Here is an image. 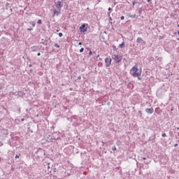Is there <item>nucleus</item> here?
Returning <instances> with one entry per match:
<instances>
[{
    "label": "nucleus",
    "instance_id": "1",
    "mask_svg": "<svg viewBox=\"0 0 179 179\" xmlns=\"http://www.w3.org/2000/svg\"><path fill=\"white\" fill-rule=\"evenodd\" d=\"M142 71H139L138 69V65L135 64L130 70V75L133 76V78H138V80H141V75Z\"/></svg>",
    "mask_w": 179,
    "mask_h": 179
},
{
    "label": "nucleus",
    "instance_id": "2",
    "mask_svg": "<svg viewBox=\"0 0 179 179\" xmlns=\"http://www.w3.org/2000/svg\"><path fill=\"white\" fill-rule=\"evenodd\" d=\"M87 26H89L88 24H83L80 27V31L81 33H86V31H87Z\"/></svg>",
    "mask_w": 179,
    "mask_h": 179
},
{
    "label": "nucleus",
    "instance_id": "3",
    "mask_svg": "<svg viewBox=\"0 0 179 179\" xmlns=\"http://www.w3.org/2000/svg\"><path fill=\"white\" fill-rule=\"evenodd\" d=\"M112 58L115 61L117 64L121 62V60L122 59V57L118 55H113Z\"/></svg>",
    "mask_w": 179,
    "mask_h": 179
},
{
    "label": "nucleus",
    "instance_id": "4",
    "mask_svg": "<svg viewBox=\"0 0 179 179\" xmlns=\"http://www.w3.org/2000/svg\"><path fill=\"white\" fill-rule=\"evenodd\" d=\"M63 6H64V3H62L61 1H57L55 3V8H57V10H61V9H62Z\"/></svg>",
    "mask_w": 179,
    "mask_h": 179
},
{
    "label": "nucleus",
    "instance_id": "5",
    "mask_svg": "<svg viewBox=\"0 0 179 179\" xmlns=\"http://www.w3.org/2000/svg\"><path fill=\"white\" fill-rule=\"evenodd\" d=\"M111 61H113V59H111L110 57H106L105 59L106 67V68L110 67V66L111 65Z\"/></svg>",
    "mask_w": 179,
    "mask_h": 179
},
{
    "label": "nucleus",
    "instance_id": "6",
    "mask_svg": "<svg viewBox=\"0 0 179 179\" xmlns=\"http://www.w3.org/2000/svg\"><path fill=\"white\" fill-rule=\"evenodd\" d=\"M8 129H2L1 130V136H4V138H6V136H8Z\"/></svg>",
    "mask_w": 179,
    "mask_h": 179
},
{
    "label": "nucleus",
    "instance_id": "7",
    "mask_svg": "<svg viewBox=\"0 0 179 179\" xmlns=\"http://www.w3.org/2000/svg\"><path fill=\"white\" fill-rule=\"evenodd\" d=\"M30 50H31V51H32V52H37V51H39V50H40V46H38V45H34V46H31V47L30 48Z\"/></svg>",
    "mask_w": 179,
    "mask_h": 179
},
{
    "label": "nucleus",
    "instance_id": "8",
    "mask_svg": "<svg viewBox=\"0 0 179 179\" xmlns=\"http://www.w3.org/2000/svg\"><path fill=\"white\" fill-rule=\"evenodd\" d=\"M59 13H61V10H58L57 8L53 9V16H59Z\"/></svg>",
    "mask_w": 179,
    "mask_h": 179
},
{
    "label": "nucleus",
    "instance_id": "9",
    "mask_svg": "<svg viewBox=\"0 0 179 179\" xmlns=\"http://www.w3.org/2000/svg\"><path fill=\"white\" fill-rule=\"evenodd\" d=\"M154 111L155 110L153 109V108L145 109V113H147V114H153Z\"/></svg>",
    "mask_w": 179,
    "mask_h": 179
},
{
    "label": "nucleus",
    "instance_id": "10",
    "mask_svg": "<svg viewBox=\"0 0 179 179\" xmlns=\"http://www.w3.org/2000/svg\"><path fill=\"white\" fill-rule=\"evenodd\" d=\"M170 16L171 19H173V20H176L178 17V15L176 14V13H171Z\"/></svg>",
    "mask_w": 179,
    "mask_h": 179
},
{
    "label": "nucleus",
    "instance_id": "11",
    "mask_svg": "<svg viewBox=\"0 0 179 179\" xmlns=\"http://www.w3.org/2000/svg\"><path fill=\"white\" fill-rule=\"evenodd\" d=\"M155 139H156V134H152L149 137L148 142H152V141H155Z\"/></svg>",
    "mask_w": 179,
    "mask_h": 179
},
{
    "label": "nucleus",
    "instance_id": "12",
    "mask_svg": "<svg viewBox=\"0 0 179 179\" xmlns=\"http://www.w3.org/2000/svg\"><path fill=\"white\" fill-rule=\"evenodd\" d=\"M136 43L141 44V43H143V39L141 37H138L136 39Z\"/></svg>",
    "mask_w": 179,
    "mask_h": 179
},
{
    "label": "nucleus",
    "instance_id": "13",
    "mask_svg": "<svg viewBox=\"0 0 179 179\" xmlns=\"http://www.w3.org/2000/svg\"><path fill=\"white\" fill-rule=\"evenodd\" d=\"M24 94H26L24 93L22 91H19L17 92V96H19V97H23V96H24Z\"/></svg>",
    "mask_w": 179,
    "mask_h": 179
},
{
    "label": "nucleus",
    "instance_id": "14",
    "mask_svg": "<svg viewBox=\"0 0 179 179\" xmlns=\"http://www.w3.org/2000/svg\"><path fill=\"white\" fill-rule=\"evenodd\" d=\"M118 47L119 48H124V47H125V42H122Z\"/></svg>",
    "mask_w": 179,
    "mask_h": 179
},
{
    "label": "nucleus",
    "instance_id": "15",
    "mask_svg": "<svg viewBox=\"0 0 179 179\" xmlns=\"http://www.w3.org/2000/svg\"><path fill=\"white\" fill-rule=\"evenodd\" d=\"M29 24H31L32 27H36V22L34 21L29 22Z\"/></svg>",
    "mask_w": 179,
    "mask_h": 179
},
{
    "label": "nucleus",
    "instance_id": "16",
    "mask_svg": "<svg viewBox=\"0 0 179 179\" xmlns=\"http://www.w3.org/2000/svg\"><path fill=\"white\" fill-rule=\"evenodd\" d=\"M129 17H131V19H135V17H136V15H129Z\"/></svg>",
    "mask_w": 179,
    "mask_h": 179
},
{
    "label": "nucleus",
    "instance_id": "17",
    "mask_svg": "<svg viewBox=\"0 0 179 179\" xmlns=\"http://www.w3.org/2000/svg\"><path fill=\"white\" fill-rule=\"evenodd\" d=\"M112 150L113 151L117 150V147H115V145L112 146Z\"/></svg>",
    "mask_w": 179,
    "mask_h": 179
},
{
    "label": "nucleus",
    "instance_id": "18",
    "mask_svg": "<svg viewBox=\"0 0 179 179\" xmlns=\"http://www.w3.org/2000/svg\"><path fill=\"white\" fill-rule=\"evenodd\" d=\"M54 47H55L56 48H59V45H58V43H55L54 45Z\"/></svg>",
    "mask_w": 179,
    "mask_h": 179
},
{
    "label": "nucleus",
    "instance_id": "19",
    "mask_svg": "<svg viewBox=\"0 0 179 179\" xmlns=\"http://www.w3.org/2000/svg\"><path fill=\"white\" fill-rule=\"evenodd\" d=\"M162 138H166V136H167V134H166V133H164L162 134Z\"/></svg>",
    "mask_w": 179,
    "mask_h": 179
},
{
    "label": "nucleus",
    "instance_id": "20",
    "mask_svg": "<svg viewBox=\"0 0 179 179\" xmlns=\"http://www.w3.org/2000/svg\"><path fill=\"white\" fill-rule=\"evenodd\" d=\"M116 145H117V146H120V145H121V141H117Z\"/></svg>",
    "mask_w": 179,
    "mask_h": 179
},
{
    "label": "nucleus",
    "instance_id": "21",
    "mask_svg": "<svg viewBox=\"0 0 179 179\" xmlns=\"http://www.w3.org/2000/svg\"><path fill=\"white\" fill-rule=\"evenodd\" d=\"M37 23H38V24H41V23H43V22L41 21V20H38Z\"/></svg>",
    "mask_w": 179,
    "mask_h": 179
},
{
    "label": "nucleus",
    "instance_id": "22",
    "mask_svg": "<svg viewBox=\"0 0 179 179\" xmlns=\"http://www.w3.org/2000/svg\"><path fill=\"white\" fill-rule=\"evenodd\" d=\"M83 51H85V48H81L80 50V52H83Z\"/></svg>",
    "mask_w": 179,
    "mask_h": 179
},
{
    "label": "nucleus",
    "instance_id": "23",
    "mask_svg": "<svg viewBox=\"0 0 179 179\" xmlns=\"http://www.w3.org/2000/svg\"><path fill=\"white\" fill-rule=\"evenodd\" d=\"M20 156V154L16 155L15 157V159H19Z\"/></svg>",
    "mask_w": 179,
    "mask_h": 179
},
{
    "label": "nucleus",
    "instance_id": "24",
    "mask_svg": "<svg viewBox=\"0 0 179 179\" xmlns=\"http://www.w3.org/2000/svg\"><path fill=\"white\" fill-rule=\"evenodd\" d=\"M63 36H64V34L62 33H61V32L59 33V37H62Z\"/></svg>",
    "mask_w": 179,
    "mask_h": 179
},
{
    "label": "nucleus",
    "instance_id": "25",
    "mask_svg": "<svg viewBox=\"0 0 179 179\" xmlns=\"http://www.w3.org/2000/svg\"><path fill=\"white\" fill-rule=\"evenodd\" d=\"M138 13H139V15H141V13H142V8H140V9L138 10Z\"/></svg>",
    "mask_w": 179,
    "mask_h": 179
},
{
    "label": "nucleus",
    "instance_id": "26",
    "mask_svg": "<svg viewBox=\"0 0 179 179\" xmlns=\"http://www.w3.org/2000/svg\"><path fill=\"white\" fill-rule=\"evenodd\" d=\"M93 55V52H92V50H90L89 55Z\"/></svg>",
    "mask_w": 179,
    "mask_h": 179
},
{
    "label": "nucleus",
    "instance_id": "27",
    "mask_svg": "<svg viewBox=\"0 0 179 179\" xmlns=\"http://www.w3.org/2000/svg\"><path fill=\"white\" fill-rule=\"evenodd\" d=\"M107 15H108V17H110V15H111V12L108 11V12L107 13Z\"/></svg>",
    "mask_w": 179,
    "mask_h": 179
},
{
    "label": "nucleus",
    "instance_id": "28",
    "mask_svg": "<svg viewBox=\"0 0 179 179\" xmlns=\"http://www.w3.org/2000/svg\"><path fill=\"white\" fill-rule=\"evenodd\" d=\"M108 10L110 12V11L113 10V8H112L111 7H109V8H108Z\"/></svg>",
    "mask_w": 179,
    "mask_h": 179
},
{
    "label": "nucleus",
    "instance_id": "29",
    "mask_svg": "<svg viewBox=\"0 0 179 179\" xmlns=\"http://www.w3.org/2000/svg\"><path fill=\"white\" fill-rule=\"evenodd\" d=\"M121 20H124V19H125V17H124V15H122V17H120Z\"/></svg>",
    "mask_w": 179,
    "mask_h": 179
},
{
    "label": "nucleus",
    "instance_id": "30",
    "mask_svg": "<svg viewBox=\"0 0 179 179\" xmlns=\"http://www.w3.org/2000/svg\"><path fill=\"white\" fill-rule=\"evenodd\" d=\"M48 27H51V24H50V22L48 21Z\"/></svg>",
    "mask_w": 179,
    "mask_h": 179
},
{
    "label": "nucleus",
    "instance_id": "31",
    "mask_svg": "<svg viewBox=\"0 0 179 179\" xmlns=\"http://www.w3.org/2000/svg\"><path fill=\"white\" fill-rule=\"evenodd\" d=\"M27 30L28 31H31V30H33V28H28Z\"/></svg>",
    "mask_w": 179,
    "mask_h": 179
},
{
    "label": "nucleus",
    "instance_id": "32",
    "mask_svg": "<svg viewBox=\"0 0 179 179\" xmlns=\"http://www.w3.org/2000/svg\"><path fill=\"white\" fill-rule=\"evenodd\" d=\"M144 163L145 164H148L149 163H150V162L145 161Z\"/></svg>",
    "mask_w": 179,
    "mask_h": 179
},
{
    "label": "nucleus",
    "instance_id": "33",
    "mask_svg": "<svg viewBox=\"0 0 179 179\" xmlns=\"http://www.w3.org/2000/svg\"><path fill=\"white\" fill-rule=\"evenodd\" d=\"M135 3H136V1H132V5H133V6H135Z\"/></svg>",
    "mask_w": 179,
    "mask_h": 179
},
{
    "label": "nucleus",
    "instance_id": "34",
    "mask_svg": "<svg viewBox=\"0 0 179 179\" xmlns=\"http://www.w3.org/2000/svg\"><path fill=\"white\" fill-rule=\"evenodd\" d=\"M41 41H42V44H44V41H47L44 39H41Z\"/></svg>",
    "mask_w": 179,
    "mask_h": 179
},
{
    "label": "nucleus",
    "instance_id": "35",
    "mask_svg": "<svg viewBox=\"0 0 179 179\" xmlns=\"http://www.w3.org/2000/svg\"><path fill=\"white\" fill-rule=\"evenodd\" d=\"M0 146H3V143L0 141Z\"/></svg>",
    "mask_w": 179,
    "mask_h": 179
},
{
    "label": "nucleus",
    "instance_id": "36",
    "mask_svg": "<svg viewBox=\"0 0 179 179\" xmlns=\"http://www.w3.org/2000/svg\"><path fill=\"white\" fill-rule=\"evenodd\" d=\"M113 50H117V47H115V45L113 46Z\"/></svg>",
    "mask_w": 179,
    "mask_h": 179
},
{
    "label": "nucleus",
    "instance_id": "37",
    "mask_svg": "<svg viewBox=\"0 0 179 179\" xmlns=\"http://www.w3.org/2000/svg\"><path fill=\"white\" fill-rule=\"evenodd\" d=\"M171 111H174V108L173 106L171 108Z\"/></svg>",
    "mask_w": 179,
    "mask_h": 179
},
{
    "label": "nucleus",
    "instance_id": "38",
    "mask_svg": "<svg viewBox=\"0 0 179 179\" xmlns=\"http://www.w3.org/2000/svg\"><path fill=\"white\" fill-rule=\"evenodd\" d=\"M80 79H82V77L78 76V80H80Z\"/></svg>",
    "mask_w": 179,
    "mask_h": 179
},
{
    "label": "nucleus",
    "instance_id": "39",
    "mask_svg": "<svg viewBox=\"0 0 179 179\" xmlns=\"http://www.w3.org/2000/svg\"><path fill=\"white\" fill-rule=\"evenodd\" d=\"M37 55H38V57H40V55H41V53L38 52V53H37Z\"/></svg>",
    "mask_w": 179,
    "mask_h": 179
},
{
    "label": "nucleus",
    "instance_id": "40",
    "mask_svg": "<svg viewBox=\"0 0 179 179\" xmlns=\"http://www.w3.org/2000/svg\"><path fill=\"white\" fill-rule=\"evenodd\" d=\"M177 146H178V144L176 143L174 145V148H177Z\"/></svg>",
    "mask_w": 179,
    "mask_h": 179
},
{
    "label": "nucleus",
    "instance_id": "41",
    "mask_svg": "<svg viewBox=\"0 0 179 179\" xmlns=\"http://www.w3.org/2000/svg\"><path fill=\"white\" fill-rule=\"evenodd\" d=\"M109 20H113V17H109Z\"/></svg>",
    "mask_w": 179,
    "mask_h": 179
},
{
    "label": "nucleus",
    "instance_id": "42",
    "mask_svg": "<svg viewBox=\"0 0 179 179\" xmlns=\"http://www.w3.org/2000/svg\"><path fill=\"white\" fill-rule=\"evenodd\" d=\"M78 45H82V42H79Z\"/></svg>",
    "mask_w": 179,
    "mask_h": 179
},
{
    "label": "nucleus",
    "instance_id": "43",
    "mask_svg": "<svg viewBox=\"0 0 179 179\" xmlns=\"http://www.w3.org/2000/svg\"><path fill=\"white\" fill-rule=\"evenodd\" d=\"M143 160H146V157H143Z\"/></svg>",
    "mask_w": 179,
    "mask_h": 179
},
{
    "label": "nucleus",
    "instance_id": "44",
    "mask_svg": "<svg viewBox=\"0 0 179 179\" xmlns=\"http://www.w3.org/2000/svg\"><path fill=\"white\" fill-rule=\"evenodd\" d=\"M138 113H139L140 114H142V111H141V110H139Z\"/></svg>",
    "mask_w": 179,
    "mask_h": 179
},
{
    "label": "nucleus",
    "instance_id": "45",
    "mask_svg": "<svg viewBox=\"0 0 179 179\" xmlns=\"http://www.w3.org/2000/svg\"><path fill=\"white\" fill-rule=\"evenodd\" d=\"M21 121L22 122L24 121V118L21 119Z\"/></svg>",
    "mask_w": 179,
    "mask_h": 179
},
{
    "label": "nucleus",
    "instance_id": "46",
    "mask_svg": "<svg viewBox=\"0 0 179 179\" xmlns=\"http://www.w3.org/2000/svg\"><path fill=\"white\" fill-rule=\"evenodd\" d=\"M147 1H148V2H151L152 0H147Z\"/></svg>",
    "mask_w": 179,
    "mask_h": 179
},
{
    "label": "nucleus",
    "instance_id": "47",
    "mask_svg": "<svg viewBox=\"0 0 179 179\" xmlns=\"http://www.w3.org/2000/svg\"><path fill=\"white\" fill-rule=\"evenodd\" d=\"M99 57H100V55H98L96 56V58H99Z\"/></svg>",
    "mask_w": 179,
    "mask_h": 179
},
{
    "label": "nucleus",
    "instance_id": "48",
    "mask_svg": "<svg viewBox=\"0 0 179 179\" xmlns=\"http://www.w3.org/2000/svg\"><path fill=\"white\" fill-rule=\"evenodd\" d=\"M138 34H142V33H141V32H138Z\"/></svg>",
    "mask_w": 179,
    "mask_h": 179
},
{
    "label": "nucleus",
    "instance_id": "49",
    "mask_svg": "<svg viewBox=\"0 0 179 179\" xmlns=\"http://www.w3.org/2000/svg\"><path fill=\"white\" fill-rule=\"evenodd\" d=\"M99 61H101V58H99Z\"/></svg>",
    "mask_w": 179,
    "mask_h": 179
},
{
    "label": "nucleus",
    "instance_id": "50",
    "mask_svg": "<svg viewBox=\"0 0 179 179\" xmlns=\"http://www.w3.org/2000/svg\"><path fill=\"white\" fill-rule=\"evenodd\" d=\"M29 67H31V64H29Z\"/></svg>",
    "mask_w": 179,
    "mask_h": 179
},
{
    "label": "nucleus",
    "instance_id": "51",
    "mask_svg": "<svg viewBox=\"0 0 179 179\" xmlns=\"http://www.w3.org/2000/svg\"><path fill=\"white\" fill-rule=\"evenodd\" d=\"M10 10L12 12V8H10Z\"/></svg>",
    "mask_w": 179,
    "mask_h": 179
},
{
    "label": "nucleus",
    "instance_id": "52",
    "mask_svg": "<svg viewBox=\"0 0 179 179\" xmlns=\"http://www.w3.org/2000/svg\"><path fill=\"white\" fill-rule=\"evenodd\" d=\"M57 31L58 32V31H59V30L57 29Z\"/></svg>",
    "mask_w": 179,
    "mask_h": 179
},
{
    "label": "nucleus",
    "instance_id": "53",
    "mask_svg": "<svg viewBox=\"0 0 179 179\" xmlns=\"http://www.w3.org/2000/svg\"><path fill=\"white\" fill-rule=\"evenodd\" d=\"M178 36H179V31H178Z\"/></svg>",
    "mask_w": 179,
    "mask_h": 179
},
{
    "label": "nucleus",
    "instance_id": "54",
    "mask_svg": "<svg viewBox=\"0 0 179 179\" xmlns=\"http://www.w3.org/2000/svg\"><path fill=\"white\" fill-rule=\"evenodd\" d=\"M48 169H50V166H48Z\"/></svg>",
    "mask_w": 179,
    "mask_h": 179
},
{
    "label": "nucleus",
    "instance_id": "55",
    "mask_svg": "<svg viewBox=\"0 0 179 179\" xmlns=\"http://www.w3.org/2000/svg\"><path fill=\"white\" fill-rule=\"evenodd\" d=\"M178 27H179V24H178Z\"/></svg>",
    "mask_w": 179,
    "mask_h": 179
},
{
    "label": "nucleus",
    "instance_id": "56",
    "mask_svg": "<svg viewBox=\"0 0 179 179\" xmlns=\"http://www.w3.org/2000/svg\"><path fill=\"white\" fill-rule=\"evenodd\" d=\"M87 9L89 10V8H87Z\"/></svg>",
    "mask_w": 179,
    "mask_h": 179
},
{
    "label": "nucleus",
    "instance_id": "57",
    "mask_svg": "<svg viewBox=\"0 0 179 179\" xmlns=\"http://www.w3.org/2000/svg\"><path fill=\"white\" fill-rule=\"evenodd\" d=\"M156 110H157V108L155 109V111H156Z\"/></svg>",
    "mask_w": 179,
    "mask_h": 179
},
{
    "label": "nucleus",
    "instance_id": "58",
    "mask_svg": "<svg viewBox=\"0 0 179 179\" xmlns=\"http://www.w3.org/2000/svg\"><path fill=\"white\" fill-rule=\"evenodd\" d=\"M54 139H58V138H54Z\"/></svg>",
    "mask_w": 179,
    "mask_h": 179
},
{
    "label": "nucleus",
    "instance_id": "59",
    "mask_svg": "<svg viewBox=\"0 0 179 179\" xmlns=\"http://www.w3.org/2000/svg\"><path fill=\"white\" fill-rule=\"evenodd\" d=\"M178 143H179V141H178Z\"/></svg>",
    "mask_w": 179,
    "mask_h": 179
},
{
    "label": "nucleus",
    "instance_id": "60",
    "mask_svg": "<svg viewBox=\"0 0 179 179\" xmlns=\"http://www.w3.org/2000/svg\"><path fill=\"white\" fill-rule=\"evenodd\" d=\"M81 179H83V178H81Z\"/></svg>",
    "mask_w": 179,
    "mask_h": 179
}]
</instances>
